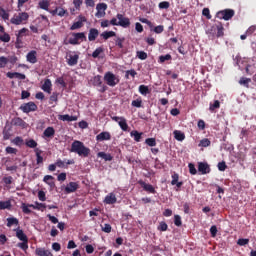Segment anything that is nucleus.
Masks as SVG:
<instances>
[{"mask_svg":"<svg viewBox=\"0 0 256 256\" xmlns=\"http://www.w3.org/2000/svg\"><path fill=\"white\" fill-rule=\"evenodd\" d=\"M70 152L76 153L77 155H79V157H89L91 149L87 148L86 145L83 144V142L75 140L71 144Z\"/></svg>","mask_w":256,"mask_h":256,"instance_id":"f257e3e1","label":"nucleus"},{"mask_svg":"<svg viewBox=\"0 0 256 256\" xmlns=\"http://www.w3.org/2000/svg\"><path fill=\"white\" fill-rule=\"evenodd\" d=\"M27 21H29V14L27 12H20L11 18L10 23L12 25H25Z\"/></svg>","mask_w":256,"mask_h":256,"instance_id":"f03ea898","label":"nucleus"},{"mask_svg":"<svg viewBox=\"0 0 256 256\" xmlns=\"http://www.w3.org/2000/svg\"><path fill=\"white\" fill-rule=\"evenodd\" d=\"M104 81L109 87H115L119 85V76L113 74L112 72H106L104 75Z\"/></svg>","mask_w":256,"mask_h":256,"instance_id":"7ed1b4c3","label":"nucleus"},{"mask_svg":"<svg viewBox=\"0 0 256 256\" xmlns=\"http://www.w3.org/2000/svg\"><path fill=\"white\" fill-rule=\"evenodd\" d=\"M235 15V11L232 9H225L219 11L216 15L218 19H224V21H229Z\"/></svg>","mask_w":256,"mask_h":256,"instance_id":"20e7f679","label":"nucleus"},{"mask_svg":"<svg viewBox=\"0 0 256 256\" xmlns=\"http://www.w3.org/2000/svg\"><path fill=\"white\" fill-rule=\"evenodd\" d=\"M67 63L70 67H74L79 63V54L76 52H70L66 55Z\"/></svg>","mask_w":256,"mask_h":256,"instance_id":"39448f33","label":"nucleus"},{"mask_svg":"<svg viewBox=\"0 0 256 256\" xmlns=\"http://www.w3.org/2000/svg\"><path fill=\"white\" fill-rule=\"evenodd\" d=\"M118 19V27H123L124 29H127L131 25V20L129 18L123 16V14H117Z\"/></svg>","mask_w":256,"mask_h":256,"instance_id":"423d86ee","label":"nucleus"},{"mask_svg":"<svg viewBox=\"0 0 256 256\" xmlns=\"http://www.w3.org/2000/svg\"><path fill=\"white\" fill-rule=\"evenodd\" d=\"M23 113H31V111H37V104L35 102H28L20 106Z\"/></svg>","mask_w":256,"mask_h":256,"instance_id":"0eeeda50","label":"nucleus"},{"mask_svg":"<svg viewBox=\"0 0 256 256\" xmlns=\"http://www.w3.org/2000/svg\"><path fill=\"white\" fill-rule=\"evenodd\" d=\"M96 14L95 17L101 19V17H105V11H107V4L99 3L96 5Z\"/></svg>","mask_w":256,"mask_h":256,"instance_id":"6e6552de","label":"nucleus"},{"mask_svg":"<svg viewBox=\"0 0 256 256\" xmlns=\"http://www.w3.org/2000/svg\"><path fill=\"white\" fill-rule=\"evenodd\" d=\"M92 83L95 87H100L101 93H105V91H107V86L103 85V81H101V75L95 76Z\"/></svg>","mask_w":256,"mask_h":256,"instance_id":"1a4fd4ad","label":"nucleus"},{"mask_svg":"<svg viewBox=\"0 0 256 256\" xmlns=\"http://www.w3.org/2000/svg\"><path fill=\"white\" fill-rule=\"evenodd\" d=\"M198 171L201 173V175H207V173H211V168L209 167V164L205 162H199Z\"/></svg>","mask_w":256,"mask_h":256,"instance_id":"9d476101","label":"nucleus"},{"mask_svg":"<svg viewBox=\"0 0 256 256\" xmlns=\"http://www.w3.org/2000/svg\"><path fill=\"white\" fill-rule=\"evenodd\" d=\"M85 22H87V18H85V16H79V20L72 24L70 30L75 31L76 29H81V27H83V23Z\"/></svg>","mask_w":256,"mask_h":256,"instance_id":"9b49d317","label":"nucleus"},{"mask_svg":"<svg viewBox=\"0 0 256 256\" xmlns=\"http://www.w3.org/2000/svg\"><path fill=\"white\" fill-rule=\"evenodd\" d=\"M77 189H79V183L70 182L66 185V187L64 188V191H65V193L69 194V193H75V191H77Z\"/></svg>","mask_w":256,"mask_h":256,"instance_id":"f8f14e48","label":"nucleus"},{"mask_svg":"<svg viewBox=\"0 0 256 256\" xmlns=\"http://www.w3.org/2000/svg\"><path fill=\"white\" fill-rule=\"evenodd\" d=\"M96 141H111V133L105 131L96 136Z\"/></svg>","mask_w":256,"mask_h":256,"instance_id":"ddd939ff","label":"nucleus"},{"mask_svg":"<svg viewBox=\"0 0 256 256\" xmlns=\"http://www.w3.org/2000/svg\"><path fill=\"white\" fill-rule=\"evenodd\" d=\"M139 185L148 193H155V188L151 184L145 183L143 180L138 181Z\"/></svg>","mask_w":256,"mask_h":256,"instance_id":"4468645a","label":"nucleus"},{"mask_svg":"<svg viewBox=\"0 0 256 256\" xmlns=\"http://www.w3.org/2000/svg\"><path fill=\"white\" fill-rule=\"evenodd\" d=\"M28 63L35 64L37 63V51L32 50L26 55Z\"/></svg>","mask_w":256,"mask_h":256,"instance_id":"2eb2a0df","label":"nucleus"},{"mask_svg":"<svg viewBox=\"0 0 256 256\" xmlns=\"http://www.w3.org/2000/svg\"><path fill=\"white\" fill-rule=\"evenodd\" d=\"M104 203H106V205H114V203H117V197L113 193H109L105 197Z\"/></svg>","mask_w":256,"mask_h":256,"instance_id":"dca6fc26","label":"nucleus"},{"mask_svg":"<svg viewBox=\"0 0 256 256\" xmlns=\"http://www.w3.org/2000/svg\"><path fill=\"white\" fill-rule=\"evenodd\" d=\"M51 87H53L51 80L46 79L44 81V84L42 85L41 89H42V91H45V93H48L49 95H51Z\"/></svg>","mask_w":256,"mask_h":256,"instance_id":"f3484780","label":"nucleus"},{"mask_svg":"<svg viewBox=\"0 0 256 256\" xmlns=\"http://www.w3.org/2000/svg\"><path fill=\"white\" fill-rule=\"evenodd\" d=\"M99 37V30L97 28H91L88 33V40L95 41Z\"/></svg>","mask_w":256,"mask_h":256,"instance_id":"a211bd4d","label":"nucleus"},{"mask_svg":"<svg viewBox=\"0 0 256 256\" xmlns=\"http://www.w3.org/2000/svg\"><path fill=\"white\" fill-rule=\"evenodd\" d=\"M35 253L38 256H53V253H51V250H47L45 248H37L35 250Z\"/></svg>","mask_w":256,"mask_h":256,"instance_id":"6ab92c4d","label":"nucleus"},{"mask_svg":"<svg viewBox=\"0 0 256 256\" xmlns=\"http://www.w3.org/2000/svg\"><path fill=\"white\" fill-rule=\"evenodd\" d=\"M29 207H32V209H36L37 211H45V209H47V204L35 202V204H29Z\"/></svg>","mask_w":256,"mask_h":256,"instance_id":"aec40b11","label":"nucleus"},{"mask_svg":"<svg viewBox=\"0 0 256 256\" xmlns=\"http://www.w3.org/2000/svg\"><path fill=\"white\" fill-rule=\"evenodd\" d=\"M44 137H48L49 139L55 137V129L53 127H48L43 132Z\"/></svg>","mask_w":256,"mask_h":256,"instance_id":"412c9836","label":"nucleus"},{"mask_svg":"<svg viewBox=\"0 0 256 256\" xmlns=\"http://www.w3.org/2000/svg\"><path fill=\"white\" fill-rule=\"evenodd\" d=\"M174 134V138L176 139V141H185V133L179 131V130H175L173 132Z\"/></svg>","mask_w":256,"mask_h":256,"instance_id":"4be33fe9","label":"nucleus"},{"mask_svg":"<svg viewBox=\"0 0 256 256\" xmlns=\"http://www.w3.org/2000/svg\"><path fill=\"white\" fill-rule=\"evenodd\" d=\"M34 151L36 153V163L37 165H41V163H43V156H41V153H43V151L39 148H35Z\"/></svg>","mask_w":256,"mask_h":256,"instance_id":"5701e85b","label":"nucleus"},{"mask_svg":"<svg viewBox=\"0 0 256 256\" xmlns=\"http://www.w3.org/2000/svg\"><path fill=\"white\" fill-rule=\"evenodd\" d=\"M53 176L51 175H46L44 176V183H47V185H49V187H51L53 189V187H55V182H53Z\"/></svg>","mask_w":256,"mask_h":256,"instance_id":"b1692460","label":"nucleus"},{"mask_svg":"<svg viewBox=\"0 0 256 256\" xmlns=\"http://www.w3.org/2000/svg\"><path fill=\"white\" fill-rule=\"evenodd\" d=\"M97 157L104 159V161H113V156H111V154H107L105 152H98Z\"/></svg>","mask_w":256,"mask_h":256,"instance_id":"393cba45","label":"nucleus"},{"mask_svg":"<svg viewBox=\"0 0 256 256\" xmlns=\"http://www.w3.org/2000/svg\"><path fill=\"white\" fill-rule=\"evenodd\" d=\"M118 125L120 129H122V131H127L129 129V125L127 124V119H125L124 117L120 121H118Z\"/></svg>","mask_w":256,"mask_h":256,"instance_id":"a878e982","label":"nucleus"},{"mask_svg":"<svg viewBox=\"0 0 256 256\" xmlns=\"http://www.w3.org/2000/svg\"><path fill=\"white\" fill-rule=\"evenodd\" d=\"M16 237L20 240V241H28L27 239V235H25V232H23V230L18 229L16 231Z\"/></svg>","mask_w":256,"mask_h":256,"instance_id":"bb28decb","label":"nucleus"},{"mask_svg":"<svg viewBox=\"0 0 256 256\" xmlns=\"http://www.w3.org/2000/svg\"><path fill=\"white\" fill-rule=\"evenodd\" d=\"M72 37H76L78 41H87V36H85L84 32L72 33Z\"/></svg>","mask_w":256,"mask_h":256,"instance_id":"cd10ccee","label":"nucleus"},{"mask_svg":"<svg viewBox=\"0 0 256 256\" xmlns=\"http://www.w3.org/2000/svg\"><path fill=\"white\" fill-rule=\"evenodd\" d=\"M115 32L114 31H105L102 34H100L101 37H103V39L105 41H107V39H111V37H115Z\"/></svg>","mask_w":256,"mask_h":256,"instance_id":"c85d7f7f","label":"nucleus"},{"mask_svg":"<svg viewBox=\"0 0 256 256\" xmlns=\"http://www.w3.org/2000/svg\"><path fill=\"white\" fill-rule=\"evenodd\" d=\"M13 225H19V220L15 217L7 218V227H13Z\"/></svg>","mask_w":256,"mask_h":256,"instance_id":"c756f323","label":"nucleus"},{"mask_svg":"<svg viewBox=\"0 0 256 256\" xmlns=\"http://www.w3.org/2000/svg\"><path fill=\"white\" fill-rule=\"evenodd\" d=\"M49 0H41L39 2L40 9H43L44 11H49Z\"/></svg>","mask_w":256,"mask_h":256,"instance_id":"7c9ffc66","label":"nucleus"},{"mask_svg":"<svg viewBox=\"0 0 256 256\" xmlns=\"http://www.w3.org/2000/svg\"><path fill=\"white\" fill-rule=\"evenodd\" d=\"M59 119H61V121H77V117L69 114L61 115Z\"/></svg>","mask_w":256,"mask_h":256,"instance_id":"2f4dec72","label":"nucleus"},{"mask_svg":"<svg viewBox=\"0 0 256 256\" xmlns=\"http://www.w3.org/2000/svg\"><path fill=\"white\" fill-rule=\"evenodd\" d=\"M7 63H9V58L5 56L0 57V69H5L7 67Z\"/></svg>","mask_w":256,"mask_h":256,"instance_id":"473e14b6","label":"nucleus"},{"mask_svg":"<svg viewBox=\"0 0 256 256\" xmlns=\"http://www.w3.org/2000/svg\"><path fill=\"white\" fill-rule=\"evenodd\" d=\"M13 125L17 126V127H23L25 125V121H23V119L21 118H14L12 120Z\"/></svg>","mask_w":256,"mask_h":256,"instance_id":"72a5a7b5","label":"nucleus"},{"mask_svg":"<svg viewBox=\"0 0 256 256\" xmlns=\"http://www.w3.org/2000/svg\"><path fill=\"white\" fill-rule=\"evenodd\" d=\"M131 137H134V140L139 143V141H141V135H143V133H139L138 131H132L130 133Z\"/></svg>","mask_w":256,"mask_h":256,"instance_id":"f704fd0d","label":"nucleus"},{"mask_svg":"<svg viewBox=\"0 0 256 256\" xmlns=\"http://www.w3.org/2000/svg\"><path fill=\"white\" fill-rule=\"evenodd\" d=\"M11 209V201H0V210Z\"/></svg>","mask_w":256,"mask_h":256,"instance_id":"c9c22d12","label":"nucleus"},{"mask_svg":"<svg viewBox=\"0 0 256 256\" xmlns=\"http://www.w3.org/2000/svg\"><path fill=\"white\" fill-rule=\"evenodd\" d=\"M0 41H3V43H9V41H11V36L4 32L3 35H0Z\"/></svg>","mask_w":256,"mask_h":256,"instance_id":"e433bc0d","label":"nucleus"},{"mask_svg":"<svg viewBox=\"0 0 256 256\" xmlns=\"http://www.w3.org/2000/svg\"><path fill=\"white\" fill-rule=\"evenodd\" d=\"M237 245H239L240 247H245V245H249V239H247V238H240L237 241Z\"/></svg>","mask_w":256,"mask_h":256,"instance_id":"4c0bfd02","label":"nucleus"},{"mask_svg":"<svg viewBox=\"0 0 256 256\" xmlns=\"http://www.w3.org/2000/svg\"><path fill=\"white\" fill-rule=\"evenodd\" d=\"M251 83V79L250 78H241L239 80V84L240 85H244V87H249V84Z\"/></svg>","mask_w":256,"mask_h":256,"instance_id":"58836bf2","label":"nucleus"},{"mask_svg":"<svg viewBox=\"0 0 256 256\" xmlns=\"http://www.w3.org/2000/svg\"><path fill=\"white\" fill-rule=\"evenodd\" d=\"M145 143L149 147H155L157 145V141L155 140V138H148L145 140Z\"/></svg>","mask_w":256,"mask_h":256,"instance_id":"ea45409f","label":"nucleus"},{"mask_svg":"<svg viewBox=\"0 0 256 256\" xmlns=\"http://www.w3.org/2000/svg\"><path fill=\"white\" fill-rule=\"evenodd\" d=\"M139 93H141V95H147L149 93V87H147L145 85H140Z\"/></svg>","mask_w":256,"mask_h":256,"instance_id":"a19ab883","label":"nucleus"},{"mask_svg":"<svg viewBox=\"0 0 256 256\" xmlns=\"http://www.w3.org/2000/svg\"><path fill=\"white\" fill-rule=\"evenodd\" d=\"M26 146L29 147L30 149H35L37 147V142L33 139H30L26 141Z\"/></svg>","mask_w":256,"mask_h":256,"instance_id":"79ce46f5","label":"nucleus"},{"mask_svg":"<svg viewBox=\"0 0 256 256\" xmlns=\"http://www.w3.org/2000/svg\"><path fill=\"white\" fill-rule=\"evenodd\" d=\"M0 17L4 19V21L9 20V13L5 11V9L0 8Z\"/></svg>","mask_w":256,"mask_h":256,"instance_id":"37998d69","label":"nucleus"},{"mask_svg":"<svg viewBox=\"0 0 256 256\" xmlns=\"http://www.w3.org/2000/svg\"><path fill=\"white\" fill-rule=\"evenodd\" d=\"M211 145V141L207 138H204L200 141L199 147H209Z\"/></svg>","mask_w":256,"mask_h":256,"instance_id":"c03bdc74","label":"nucleus"},{"mask_svg":"<svg viewBox=\"0 0 256 256\" xmlns=\"http://www.w3.org/2000/svg\"><path fill=\"white\" fill-rule=\"evenodd\" d=\"M12 143H13L14 145H17L18 147H21V145H23V138L17 136L16 138H14V139L12 140Z\"/></svg>","mask_w":256,"mask_h":256,"instance_id":"a18cd8bd","label":"nucleus"},{"mask_svg":"<svg viewBox=\"0 0 256 256\" xmlns=\"http://www.w3.org/2000/svg\"><path fill=\"white\" fill-rule=\"evenodd\" d=\"M171 59V54H166L159 57L160 63H165V61H171Z\"/></svg>","mask_w":256,"mask_h":256,"instance_id":"49530a36","label":"nucleus"},{"mask_svg":"<svg viewBox=\"0 0 256 256\" xmlns=\"http://www.w3.org/2000/svg\"><path fill=\"white\" fill-rule=\"evenodd\" d=\"M68 43L70 45H80L81 42L78 41L76 36H72V37L69 38Z\"/></svg>","mask_w":256,"mask_h":256,"instance_id":"de8ad7c7","label":"nucleus"},{"mask_svg":"<svg viewBox=\"0 0 256 256\" xmlns=\"http://www.w3.org/2000/svg\"><path fill=\"white\" fill-rule=\"evenodd\" d=\"M142 104L143 100H141V98L132 101V107H137L138 109L141 108Z\"/></svg>","mask_w":256,"mask_h":256,"instance_id":"09e8293b","label":"nucleus"},{"mask_svg":"<svg viewBox=\"0 0 256 256\" xmlns=\"http://www.w3.org/2000/svg\"><path fill=\"white\" fill-rule=\"evenodd\" d=\"M29 207H31V206H29L25 203H23L22 206H21V209H22L23 213H25L26 215L31 214V209H29Z\"/></svg>","mask_w":256,"mask_h":256,"instance_id":"8fccbe9b","label":"nucleus"},{"mask_svg":"<svg viewBox=\"0 0 256 256\" xmlns=\"http://www.w3.org/2000/svg\"><path fill=\"white\" fill-rule=\"evenodd\" d=\"M137 57L141 59V61H145V59H147V53L145 51H138Z\"/></svg>","mask_w":256,"mask_h":256,"instance_id":"3c124183","label":"nucleus"},{"mask_svg":"<svg viewBox=\"0 0 256 256\" xmlns=\"http://www.w3.org/2000/svg\"><path fill=\"white\" fill-rule=\"evenodd\" d=\"M221 103L219 100H215L213 104H210V111H215V109H219Z\"/></svg>","mask_w":256,"mask_h":256,"instance_id":"603ef678","label":"nucleus"},{"mask_svg":"<svg viewBox=\"0 0 256 256\" xmlns=\"http://www.w3.org/2000/svg\"><path fill=\"white\" fill-rule=\"evenodd\" d=\"M6 153L9 155H17V149L11 146L6 147Z\"/></svg>","mask_w":256,"mask_h":256,"instance_id":"864d4df0","label":"nucleus"},{"mask_svg":"<svg viewBox=\"0 0 256 256\" xmlns=\"http://www.w3.org/2000/svg\"><path fill=\"white\" fill-rule=\"evenodd\" d=\"M100 53H103V48L98 47V48H96V51H94V52L92 53V57H93L94 59H97V57H99Z\"/></svg>","mask_w":256,"mask_h":256,"instance_id":"5fc2aeb1","label":"nucleus"},{"mask_svg":"<svg viewBox=\"0 0 256 256\" xmlns=\"http://www.w3.org/2000/svg\"><path fill=\"white\" fill-rule=\"evenodd\" d=\"M169 229V226L165 222H160L158 226V231H167Z\"/></svg>","mask_w":256,"mask_h":256,"instance_id":"6e6d98bb","label":"nucleus"},{"mask_svg":"<svg viewBox=\"0 0 256 256\" xmlns=\"http://www.w3.org/2000/svg\"><path fill=\"white\" fill-rule=\"evenodd\" d=\"M174 225H176V227H181L182 225L181 216L179 215L174 216Z\"/></svg>","mask_w":256,"mask_h":256,"instance_id":"4d7b16f0","label":"nucleus"},{"mask_svg":"<svg viewBox=\"0 0 256 256\" xmlns=\"http://www.w3.org/2000/svg\"><path fill=\"white\" fill-rule=\"evenodd\" d=\"M101 229L104 233H111V224H104Z\"/></svg>","mask_w":256,"mask_h":256,"instance_id":"13d9d810","label":"nucleus"},{"mask_svg":"<svg viewBox=\"0 0 256 256\" xmlns=\"http://www.w3.org/2000/svg\"><path fill=\"white\" fill-rule=\"evenodd\" d=\"M28 241H22V243H18L17 247L20 249H23V251H26V249H29V245H27Z\"/></svg>","mask_w":256,"mask_h":256,"instance_id":"bf43d9fd","label":"nucleus"},{"mask_svg":"<svg viewBox=\"0 0 256 256\" xmlns=\"http://www.w3.org/2000/svg\"><path fill=\"white\" fill-rule=\"evenodd\" d=\"M188 167L191 175H197V169L195 168V164L190 163Z\"/></svg>","mask_w":256,"mask_h":256,"instance_id":"052dcab7","label":"nucleus"},{"mask_svg":"<svg viewBox=\"0 0 256 256\" xmlns=\"http://www.w3.org/2000/svg\"><path fill=\"white\" fill-rule=\"evenodd\" d=\"M165 31V27L163 25H158L154 28V33L161 34Z\"/></svg>","mask_w":256,"mask_h":256,"instance_id":"680f3d73","label":"nucleus"},{"mask_svg":"<svg viewBox=\"0 0 256 256\" xmlns=\"http://www.w3.org/2000/svg\"><path fill=\"white\" fill-rule=\"evenodd\" d=\"M169 6L170 4L167 1L160 2L158 5L159 9H169Z\"/></svg>","mask_w":256,"mask_h":256,"instance_id":"e2e57ef3","label":"nucleus"},{"mask_svg":"<svg viewBox=\"0 0 256 256\" xmlns=\"http://www.w3.org/2000/svg\"><path fill=\"white\" fill-rule=\"evenodd\" d=\"M38 199L39 201H46L47 197L45 196V192L43 190L38 192Z\"/></svg>","mask_w":256,"mask_h":256,"instance_id":"0e129e2a","label":"nucleus"},{"mask_svg":"<svg viewBox=\"0 0 256 256\" xmlns=\"http://www.w3.org/2000/svg\"><path fill=\"white\" fill-rule=\"evenodd\" d=\"M57 12H58V17H65V13H67V10H65L61 7H58Z\"/></svg>","mask_w":256,"mask_h":256,"instance_id":"69168bd1","label":"nucleus"},{"mask_svg":"<svg viewBox=\"0 0 256 256\" xmlns=\"http://www.w3.org/2000/svg\"><path fill=\"white\" fill-rule=\"evenodd\" d=\"M202 15H204V17H207L208 19H211V13L209 11V8H204L202 10Z\"/></svg>","mask_w":256,"mask_h":256,"instance_id":"338daca9","label":"nucleus"},{"mask_svg":"<svg viewBox=\"0 0 256 256\" xmlns=\"http://www.w3.org/2000/svg\"><path fill=\"white\" fill-rule=\"evenodd\" d=\"M218 169L219 171H225V169H227V164H225V162H219Z\"/></svg>","mask_w":256,"mask_h":256,"instance_id":"774afa93","label":"nucleus"}]
</instances>
